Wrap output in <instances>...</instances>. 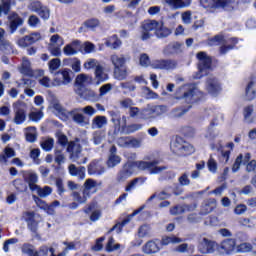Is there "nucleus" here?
<instances>
[{
  "label": "nucleus",
  "mask_w": 256,
  "mask_h": 256,
  "mask_svg": "<svg viewBox=\"0 0 256 256\" xmlns=\"http://www.w3.org/2000/svg\"><path fill=\"white\" fill-rule=\"evenodd\" d=\"M122 44L119 37L117 35H113L106 41V47H110V49H119V46Z\"/></svg>",
  "instance_id": "a18cd8bd"
},
{
  "label": "nucleus",
  "mask_w": 256,
  "mask_h": 256,
  "mask_svg": "<svg viewBox=\"0 0 256 256\" xmlns=\"http://www.w3.org/2000/svg\"><path fill=\"white\" fill-rule=\"evenodd\" d=\"M172 244H177V243H183V239L175 236V235H170V236H165L161 240L162 245H171Z\"/></svg>",
  "instance_id": "c03bdc74"
},
{
  "label": "nucleus",
  "mask_w": 256,
  "mask_h": 256,
  "mask_svg": "<svg viewBox=\"0 0 256 256\" xmlns=\"http://www.w3.org/2000/svg\"><path fill=\"white\" fill-rule=\"evenodd\" d=\"M105 173V166L103 162L99 160H94L88 165L89 175H103Z\"/></svg>",
  "instance_id": "4be33fe9"
},
{
  "label": "nucleus",
  "mask_w": 256,
  "mask_h": 256,
  "mask_svg": "<svg viewBox=\"0 0 256 256\" xmlns=\"http://www.w3.org/2000/svg\"><path fill=\"white\" fill-rule=\"evenodd\" d=\"M119 163H121V156L117 155V146L112 145L109 149L107 167L113 169V167H117Z\"/></svg>",
  "instance_id": "6ab92c4d"
},
{
  "label": "nucleus",
  "mask_w": 256,
  "mask_h": 256,
  "mask_svg": "<svg viewBox=\"0 0 256 256\" xmlns=\"http://www.w3.org/2000/svg\"><path fill=\"white\" fill-rule=\"evenodd\" d=\"M210 45H222L220 47V55H225L227 51H231L237 45V38H230L226 40L222 35H216L214 38L208 40Z\"/></svg>",
  "instance_id": "20e7f679"
},
{
  "label": "nucleus",
  "mask_w": 256,
  "mask_h": 256,
  "mask_svg": "<svg viewBox=\"0 0 256 256\" xmlns=\"http://www.w3.org/2000/svg\"><path fill=\"white\" fill-rule=\"evenodd\" d=\"M68 115L72 117V121L80 127H87L89 125V119L83 115L81 108H74L72 111L68 112Z\"/></svg>",
  "instance_id": "ddd939ff"
},
{
  "label": "nucleus",
  "mask_w": 256,
  "mask_h": 256,
  "mask_svg": "<svg viewBox=\"0 0 256 256\" xmlns=\"http://www.w3.org/2000/svg\"><path fill=\"white\" fill-rule=\"evenodd\" d=\"M64 44L65 41L61 36H59V34L51 36L49 45H51L52 47H63Z\"/></svg>",
  "instance_id": "3c124183"
},
{
  "label": "nucleus",
  "mask_w": 256,
  "mask_h": 256,
  "mask_svg": "<svg viewBox=\"0 0 256 256\" xmlns=\"http://www.w3.org/2000/svg\"><path fill=\"white\" fill-rule=\"evenodd\" d=\"M151 67L160 71H174L179 67V62L175 59H157L151 62Z\"/></svg>",
  "instance_id": "0eeeda50"
},
{
  "label": "nucleus",
  "mask_w": 256,
  "mask_h": 256,
  "mask_svg": "<svg viewBox=\"0 0 256 256\" xmlns=\"http://www.w3.org/2000/svg\"><path fill=\"white\" fill-rule=\"evenodd\" d=\"M110 115L112 117L111 121L114 124L115 129L117 131H121L122 133H125L127 129V116H122L119 114V112H110Z\"/></svg>",
  "instance_id": "9b49d317"
},
{
  "label": "nucleus",
  "mask_w": 256,
  "mask_h": 256,
  "mask_svg": "<svg viewBox=\"0 0 256 256\" xmlns=\"http://www.w3.org/2000/svg\"><path fill=\"white\" fill-rule=\"evenodd\" d=\"M171 197V186L165 187L160 193L157 194V199L165 201Z\"/></svg>",
  "instance_id": "680f3d73"
},
{
  "label": "nucleus",
  "mask_w": 256,
  "mask_h": 256,
  "mask_svg": "<svg viewBox=\"0 0 256 256\" xmlns=\"http://www.w3.org/2000/svg\"><path fill=\"white\" fill-rule=\"evenodd\" d=\"M71 81L72 79L70 70L64 69L54 73V87H61V85H69Z\"/></svg>",
  "instance_id": "9d476101"
},
{
  "label": "nucleus",
  "mask_w": 256,
  "mask_h": 256,
  "mask_svg": "<svg viewBox=\"0 0 256 256\" xmlns=\"http://www.w3.org/2000/svg\"><path fill=\"white\" fill-rule=\"evenodd\" d=\"M0 51H3L4 53H13V45H11V42L8 40L3 39L0 42Z\"/></svg>",
  "instance_id": "052dcab7"
},
{
  "label": "nucleus",
  "mask_w": 256,
  "mask_h": 256,
  "mask_svg": "<svg viewBox=\"0 0 256 256\" xmlns=\"http://www.w3.org/2000/svg\"><path fill=\"white\" fill-rule=\"evenodd\" d=\"M155 35L158 37V39H165L171 35V29L163 26V23L160 22L158 28L156 29Z\"/></svg>",
  "instance_id": "58836bf2"
},
{
  "label": "nucleus",
  "mask_w": 256,
  "mask_h": 256,
  "mask_svg": "<svg viewBox=\"0 0 256 256\" xmlns=\"http://www.w3.org/2000/svg\"><path fill=\"white\" fill-rule=\"evenodd\" d=\"M17 154L15 150L11 147H6L3 153L0 154V163L7 165V159H11V157H15Z\"/></svg>",
  "instance_id": "e433bc0d"
},
{
  "label": "nucleus",
  "mask_w": 256,
  "mask_h": 256,
  "mask_svg": "<svg viewBox=\"0 0 256 256\" xmlns=\"http://www.w3.org/2000/svg\"><path fill=\"white\" fill-rule=\"evenodd\" d=\"M17 87H24V89H29L31 87H35V81L29 78H22L20 82H17Z\"/></svg>",
  "instance_id": "5fc2aeb1"
},
{
  "label": "nucleus",
  "mask_w": 256,
  "mask_h": 256,
  "mask_svg": "<svg viewBox=\"0 0 256 256\" xmlns=\"http://www.w3.org/2000/svg\"><path fill=\"white\" fill-rule=\"evenodd\" d=\"M37 41H41V33L33 32L18 39L17 44L19 47H29V45H33V43H37Z\"/></svg>",
  "instance_id": "2eb2a0df"
},
{
  "label": "nucleus",
  "mask_w": 256,
  "mask_h": 256,
  "mask_svg": "<svg viewBox=\"0 0 256 256\" xmlns=\"http://www.w3.org/2000/svg\"><path fill=\"white\" fill-rule=\"evenodd\" d=\"M221 249L225 251V253H231V251L235 250V240L226 239L221 243Z\"/></svg>",
  "instance_id": "49530a36"
},
{
  "label": "nucleus",
  "mask_w": 256,
  "mask_h": 256,
  "mask_svg": "<svg viewBox=\"0 0 256 256\" xmlns=\"http://www.w3.org/2000/svg\"><path fill=\"white\" fill-rule=\"evenodd\" d=\"M53 108L55 109V111H57L60 118H62L64 121L67 119V115H69V112L63 109V106H61V104L55 103L53 105Z\"/></svg>",
  "instance_id": "0e129e2a"
},
{
  "label": "nucleus",
  "mask_w": 256,
  "mask_h": 256,
  "mask_svg": "<svg viewBox=\"0 0 256 256\" xmlns=\"http://www.w3.org/2000/svg\"><path fill=\"white\" fill-rule=\"evenodd\" d=\"M111 63L115 68L123 67L127 63V58L124 55L113 54L110 57Z\"/></svg>",
  "instance_id": "c9c22d12"
},
{
  "label": "nucleus",
  "mask_w": 256,
  "mask_h": 256,
  "mask_svg": "<svg viewBox=\"0 0 256 256\" xmlns=\"http://www.w3.org/2000/svg\"><path fill=\"white\" fill-rule=\"evenodd\" d=\"M120 87L121 89H124V95H127L128 93H133V91L137 89V86H135L133 82H122L120 83Z\"/></svg>",
  "instance_id": "603ef678"
},
{
  "label": "nucleus",
  "mask_w": 256,
  "mask_h": 256,
  "mask_svg": "<svg viewBox=\"0 0 256 256\" xmlns=\"http://www.w3.org/2000/svg\"><path fill=\"white\" fill-rule=\"evenodd\" d=\"M20 73H22V75H27L28 77H33V70L31 69V62L26 57H24L22 59Z\"/></svg>",
  "instance_id": "72a5a7b5"
},
{
  "label": "nucleus",
  "mask_w": 256,
  "mask_h": 256,
  "mask_svg": "<svg viewBox=\"0 0 256 256\" xmlns=\"http://www.w3.org/2000/svg\"><path fill=\"white\" fill-rule=\"evenodd\" d=\"M183 42L175 41L172 43H169L164 49L163 53L165 55H180V53H183Z\"/></svg>",
  "instance_id": "aec40b11"
},
{
  "label": "nucleus",
  "mask_w": 256,
  "mask_h": 256,
  "mask_svg": "<svg viewBox=\"0 0 256 256\" xmlns=\"http://www.w3.org/2000/svg\"><path fill=\"white\" fill-rule=\"evenodd\" d=\"M77 45H81V42L78 40L73 41L70 44H67L64 48H63V53L64 55L67 56H71V55H77Z\"/></svg>",
  "instance_id": "4c0bfd02"
},
{
  "label": "nucleus",
  "mask_w": 256,
  "mask_h": 256,
  "mask_svg": "<svg viewBox=\"0 0 256 256\" xmlns=\"http://www.w3.org/2000/svg\"><path fill=\"white\" fill-rule=\"evenodd\" d=\"M197 59L199 60L198 73L194 78L201 79V77H205V75L209 73L213 60H211V57H209L205 52H199L197 54Z\"/></svg>",
  "instance_id": "423d86ee"
},
{
  "label": "nucleus",
  "mask_w": 256,
  "mask_h": 256,
  "mask_svg": "<svg viewBox=\"0 0 256 256\" xmlns=\"http://www.w3.org/2000/svg\"><path fill=\"white\" fill-rule=\"evenodd\" d=\"M171 151L176 155H191L195 153V148L189 142H186L182 137H176L175 141L171 143Z\"/></svg>",
  "instance_id": "7ed1b4c3"
},
{
  "label": "nucleus",
  "mask_w": 256,
  "mask_h": 256,
  "mask_svg": "<svg viewBox=\"0 0 256 256\" xmlns=\"http://www.w3.org/2000/svg\"><path fill=\"white\" fill-rule=\"evenodd\" d=\"M93 78L87 74H80L76 77L75 87L76 89H85L87 85H91Z\"/></svg>",
  "instance_id": "393cba45"
},
{
  "label": "nucleus",
  "mask_w": 256,
  "mask_h": 256,
  "mask_svg": "<svg viewBox=\"0 0 256 256\" xmlns=\"http://www.w3.org/2000/svg\"><path fill=\"white\" fill-rule=\"evenodd\" d=\"M29 119L30 121H34V123H39V121L43 119V112L41 110L31 111L29 113Z\"/></svg>",
  "instance_id": "338daca9"
},
{
  "label": "nucleus",
  "mask_w": 256,
  "mask_h": 256,
  "mask_svg": "<svg viewBox=\"0 0 256 256\" xmlns=\"http://www.w3.org/2000/svg\"><path fill=\"white\" fill-rule=\"evenodd\" d=\"M160 22L157 20H145L141 24V36L140 39L142 41H147V39H151L153 36L151 31L157 32V28L159 27Z\"/></svg>",
  "instance_id": "6e6552de"
},
{
  "label": "nucleus",
  "mask_w": 256,
  "mask_h": 256,
  "mask_svg": "<svg viewBox=\"0 0 256 256\" xmlns=\"http://www.w3.org/2000/svg\"><path fill=\"white\" fill-rule=\"evenodd\" d=\"M138 236L143 239L145 237H151V228L148 225H143L138 230Z\"/></svg>",
  "instance_id": "69168bd1"
},
{
  "label": "nucleus",
  "mask_w": 256,
  "mask_h": 256,
  "mask_svg": "<svg viewBox=\"0 0 256 256\" xmlns=\"http://www.w3.org/2000/svg\"><path fill=\"white\" fill-rule=\"evenodd\" d=\"M131 222V217L125 218L121 223L118 222L116 225H114L110 230L109 233H112V231H116L117 233H121L123 231V227Z\"/></svg>",
  "instance_id": "8fccbe9b"
},
{
  "label": "nucleus",
  "mask_w": 256,
  "mask_h": 256,
  "mask_svg": "<svg viewBox=\"0 0 256 256\" xmlns=\"http://www.w3.org/2000/svg\"><path fill=\"white\" fill-rule=\"evenodd\" d=\"M65 154H63V150L55 149L54 150V161L57 165H63L65 163Z\"/></svg>",
  "instance_id": "864d4df0"
},
{
  "label": "nucleus",
  "mask_w": 256,
  "mask_h": 256,
  "mask_svg": "<svg viewBox=\"0 0 256 256\" xmlns=\"http://www.w3.org/2000/svg\"><path fill=\"white\" fill-rule=\"evenodd\" d=\"M75 93L85 101H97L98 99L97 93L87 87L82 89H75Z\"/></svg>",
  "instance_id": "412c9836"
},
{
  "label": "nucleus",
  "mask_w": 256,
  "mask_h": 256,
  "mask_svg": "<svg viewBox=\"0 0 256 256\" xmlns=\"http://www.w3.org/2000/svg\"><path fill=\"white\" fill-rule=\"evenodd\" d=\"M206 90L210 95L213 97H217L219 93H221V82H219V79L210 76L206 80Z\"/></svg>",
  "instance_id": "f8f14e48"
},
{
  "label": "nucleus",
  "mask_w": 256,
  "mask_h": 256,
  "mask_svg": "<svg viewBox=\"0 0 256 256\" xmlns=\"http://www.w3.org/2000/svg\"><path fill=\"white\" fill-rule=\"evenodd\" d=\"M114 79H117L118 81H124V79H127V68L118 67L114 68Z\"/></svg>",
  "instance_id": "37998d69"
},
{
  "label": "nucleus",
  "mask_w": 256,
  "mask_h": 256,
  "mask_svg": "<svg viewBox=\"0 0 256 256\" xmlns=\"http://www.w3.org/2000/svg\"><path fill=\"white\" fill-rule=\"evenodd\" d=\"M159 160H153V161H136L135 167L139 169L140 171H148L150 175H158V173H163L167 167L165 166H158Z\"/></svg>",
  "instance_id": "39448f33"
},
{
  "label": "nucleus",
  "mask_w": 256,
  "mask_h": 256,
  "mask_svg": "<svg viewBox=\"0 0 256 256\" xmlns=\"http://www.w3.org/2000/svg\"><path fill=\"white\" fill-rule=\"evenodd\" d=\"M159 244L153 240L148 241L143 247L142 251L146 255H152L153 253H159Z\"/></svg>",
  "instance_id": "c85d7f7f"
},
{
  "label": "nucleus",
  "mask_w": 256,
  "mask_h": 256,
  "mask_svg": "<svg viewBox=\"0 0 256 256\" xmlns=\"http://www.w3.org/2000/svg\"><path fill=\"white\" fill-rule=\"evenodd\" d=\"M216 9L222 8L225 11H234L239 7L238 0H213V6Z\"/></svg>",
  "instance_id": "4468645a"
},
{
  "label": "nucleus",
  "mask_w": 256,
  "mask_h": 256,
  "mask_svg": "<svg viewBox=\"0 0 256 256\" xmlns=\"http://www.w3.org/2000/svg\"><path fill=\"white\" fill-rule=\"evenodd\" d=\"M22 173H23L24 181L28 183V187L31 191L39 187V185H37V181H39L37 174L33 172H25V171H23Z\"/></svg>",
  "instance_id": "5701e85b"
},
{
  "label": "nucleus",
  "mask_w": 256,
  "mask_h": 256,
  "mask_svg": "<svg viewBox=\"0 0 256 256\" xmlns=\"http://www.w3.org/2000/svg\"><path fill=\"white\" fill-rule=\"evenodd\" d=\"M27 112L25 111V108L23 107V105L21 104H16L14 106V119L13 122L16 125H23V123H25L26 119H27Z\"/></svg>",
  "instance_id": "a211bd4d"
},
{
  "label": "nucleus",
  "mask_w": 256,
  "mask_h": 256,
  "mask_svg": "<svg viewBox=\"0 0 256 256\" xmlns=\"http://www.w3.org/2000/svg\"><path fill=\"white\" fill-rule=\"evenodd\" d=\"M105 125H107V117L105 116H96L92 119V129H103Z\"/></svg>",
  "instance_id": "f704fd0d"
},
{
  "label": "nucleus",
  "mask_w": 256,
  "mask_h": 256,
  "mask_svg": "<svg viewBox=\"0 0 256 256\" xmlns=\"http://www.w3.org/2000/svg\"><path fill=\"white\" fill-rule=\"evenodd\" d=\"M22 217L26 221L29 231L37 233L39 222L35 220V212H24Z\"/></svg>",
  "instance_id": "f3484780"
},
{
  "label": "nucleus",
  "mask_w": 256,
  "mask_h": 256,
  "mask_svg": "<svg viewBox=\"0 0 256 256\" xmlns=\"http://www.w3.org/2000/svg\"><path fill=\"white\" fill-rule=\"evenodd\" d=\"M84 194L89 195L97 192V182L91 178L87 179L83 185Z\"/></svg>",
  "instance_id": "c756f323"
},
{
  "label": "nucleus",
  "mask_w": 256,
  "mask_h": 256,
  "mask_svg": "<svg viewBox=\"0 0 256 256\" xmlns=\"http://www.w3.org/2000/svg\"><path fill=\"white\" fill-rule=\"evenodd\" d=\"M95 79H96V85H99L100 83H105V81L109 80V74L105 73V67L103 65L97 66V68L94 71Z\"/></svg>",
  "instance_id": "bb28decb"
},
{
  "label": "nucleus",
  "mask_w": 256,
  "mask_h": 256,
  "mask_svg": "<svg viewBox=\"0 0 256 256\" xmlns=\"http://www.w3.org/2000/svg\"><path fill=\"white\" fill-rule=\"evenodd\" d=\"M189 109H191V106H188L187 108H174L170 111L169 117L170 119H180V117H183V115H185L189 111Z\"/></svg>",
  "instance_id": "473e14b6"
},
{
  "label": "nucleus",
  "mask_w": 256,
  "mask_h": 256,
  "mask_svg": "<svg viewBox=\"0 0 256 256\" xmlns=\"http://www.w3.org/2000/svg\"><path fill=\"white\" fill-rule=\"evenodd\" d=\"M253 87H255V82L253 81L249 82L246 87V97L248 101H253V99H255V89H253Z\"/></svg>",
  "instance_id": "4d7b16f0"
},
{
  "label": "nucleus",
  "mask_w": 256,
  "mask_h": 256,
  "mask_svg": "<svg viewBox=\"0 0 256 256\" xmlns=\"http://www.w3.org/2000/svg\"><path fill=\"white\" fill-rule=\"evenodd\" d=\"M217 207V200L208 199L201 207L200 215H209Z\"/></svg>",
  "instance_id": "7c9ffc66"
},
{
  "label": "nucleus",
  "mask_w": 256,
  "mask_h": 256,
  "mask_svg": "<svg viewBox=\"0 0 256 256\" xmlns=\"http://www.w3.org/2000/svg\"><path fill=\"white\" fill-rule=\"evenodd\" d=\"M140 119H143L144 121H147L148 119H155L153 106L148 105L146 108L142 109L140 112Z\"/></svg>",
  "instance_id": "a19ab883"
},
{
  "label": "nucleus",
  "mask_w": 256,
  "mask_h": 256,
  "mask_svg": "<svg viewBox=\"0 0 256 256\" xmlns=\"http://www.w3.org/2000/svg\"><path fill=\"white\" fill-rule=\"evenodd\" d=\"M48 67H49L50 73H52V74L55 73V71H57V69H59L61 67V59L54 58V59L50 60L48 63Z\"/></svg>",
  "instance_id": "13d9d810"
},
{
  "label": "nucleus",
  "mask_w": 256,
  "mask_h": 256,
  "mask_svg": "<svg viewBox=\"0 0 256 256\" xmlns=\"http://www.w3.org/2000/svg\"><path fill=\"white\" fill-rule=\"evenodd\" d=\"M72 197L74 201L80 203V205H83L87 203V199H89L91 196L89 194H86L85 191H82V196L79 192H73Z\"/></svg>",
  "instance_id": "79ce46f5"
},
{
  "label": "nucleus",
  "mask_w": 256,
  "mask_h": 256,
  "mask_svg": "<svg viewBox=\"0 0 256 256\" xmlns=\"http://www.w3.org/2000/svg\"><path fill=\"white\" fill-rule=\"evenodd\" d=\"M8 19L10 21V33H15L18 27L23 25V19L19 16V14L12 12Z\"/></svg>",
  "instance_id": "b1692460"
},
{
  "label": "nucleus",
  "mask_w": 256,
  "mask_h": 256,
  "mask_svg": "<svg viewBox=\"0 0 256 256\" xmlns=\"http://www.w3.org/2000/svg\"><path fill=\"white\" fill-rule=\"evenodd\" d=\"M174 99L181 101V99L188 105H193L201 101V92L194 86H181L177 89Z\"/></svg>",
  "instance_id": "f03ea898"
},
{
  "label": "nucleus",
  "mask_w": 256,
  "mask_h": 256,
  "mask_svg": "<svg viewBox=\"0 0 256 256\" xmlns=\"http://www.w3.org/2000/svg\"><path fill=\"white\" fill-rule=\"evenodd\" d=\"M152 111L154 113V118H155V117H161V115H165L168 109H167V106L165 105H157V106H152Z\"/></svg>",
  "instance_id": "6e6d98bb"
},
{
  "label": "nucleus",
  "mask_w": 256,
  "mask_h": 256,
  "mask_svg": "<svg viewBox=\"0 0 256 256\" xmlns=\"http://www.w3.org/2000/svg\"><path fill=\"white\" fill-rule=\"evenodd\" d=\"M91 141L94 145H101L105 141V132L101 130H96L92 134Z\"/></svg>",
  "instance_id": "ea45409f"
},
{
  "label": "nucleus",
  "mask_w": 256,
  "mask_h": 256,
  "mask_svg": "<svg viewBox=\"0 0 256 256\" xmlns=\"http://www.w3.org/2000/svg\"><path fill=\"white\" fill-rule=\"evenodd\" d=\"M28 9L32 11L33 13H37L41 19L44 21H47L49 17L51 16V12L49 11V8L47 6H43L41 1L34 0L28 5Z\"/></svg>",
  "instance_id": "1a4fd4ad"
},
{
  "label": "nucleus",
  "mask_w": 256,
  "mask_h": 256,
  "mask_svg": "<svg viewBox=\"0 0 256 256\" xmlns=\"http://www.w3.org/2000/svg\"><path fill=\"white\" fill-rule=\"evenodd\" d=\"M32 192L37 193V195L43 199L48 197V195H51V193H53V189L49 186H45L44 188L37 186V189H34Z\"/></svg>",
  "instance_id": "de8ad7c7"
},
{
  "label": "nucleus",
  "mask_w": 256,
  "mask_h": 256,
  "mask_svg": "<svg viewBox=\"0 0 256 256\" xmlns=\"http://www.w3.org/2000/svg\"><path fill=\"white\" fill-rule=\"evenodd\" d=\"M41 148L46 153L53 151V147L55 146V140L53 138H47L46 140L40 143Z\"/></svg>",
  "instance_id": "09e8293b"
},
{
  "label": "nucleus",
  "mask_w": 256,
  "mask_h": 256,
  "mask_svg": "<svg viewBox=\"0 0 256 256\" xmlns=\"http://www.w3.org/2000/svg\"><path fill=\"white\" fill-rule=\"evenodd\" d=\"M25 139L28 143H35L37 141V128L34 126H29L24 129Z\"/></svg>",
  "instance_id": "cd10ccee"
},
{
  "label": "nucleus",
  "mask_w": 256,
  "mask_h": 256,
  "mask_svg": "<svg viewBox=\"0 0 256 256\" xmlns=\"http://www.w3.org/2000/svg\"><path fill=\"white\" fill-rule=\"evenodd\" d=\"M193 0H166V5L170 6L171 9H185L190 7Z\"/></svg>",
  "instance_id": "a878e982"
},
{
  "label": "nucleus",
  "mask_w": 256,
  "mask_h": 256,
  "mask_svg": "<svg viewBox=\"0 0 256 256\" xmlns=\"http://www.w3.org/2000/svg\"><path fill=\"white\" fill-rule=\"evenodd\" d=\"M143 129V124L135 123V124H130L126 126V130L124 133L126 135H131V133H135L136 131H141Z\"/></svg>",
  "instance_id": "e2e57ef3"
},
{
  "label": "nucleus",
  "mask_w": 256,
  "mask_h": 256,
  "mask_svg": "<svg viewBox=\"0 0 256 256\" xmlns=\"http://www.w3.org/2000/svg\"><path fill=\"white\" fill-rule=\"evenodd\" d=\"M120 247L121 244H115V239H113V237H110L106 245V251H117L118 249H120Z\"/></svg>",
  "instance_id": "774afa93"
},
{
  "label": "nucleus",
  "mask_w": 256,
  "mask_h": 256,
  "mask_svg": "<svg viewBox=\"0 0 256 256\" xmlns=\"http://www.w3.org/2000/svg\"><path fill=\"white\" fill-rule=\"evenodd\" d=\"M253 111H254L253 105L246 106L244 108V119L246 123H253V118H252Z\"/></svg>",
  "instance_id": "bf43d9fd"
},
{
  "label": "nucleus",
  "mask_w": 256,
  "mask_h": 256,
  "mask_svg": "<svg viewBox=\"0 0 256 256\" xmlns=\"http://www.w3.org/2000/svg\"><path fill=\"white\" fill-rule=\"evenodd\" d=\"M198 251L202 253V255H207V253H214L215 242L207 238H202L198 244Z\"/></svg>",
  "instance_id": "dca6fc26"
},
{
  "label": "nucleus",
  "mask_w": 256,
  "mask_h": 256,
  "mask_svg": "<svg viewBox=\"0 0 256 256\" xmlns=\"http://www.w3.org/2000/svg\"><path fill=\"white\" fill-rule=\"evenodd\" d=\"M57 143L61 147H67L66 151L69 153V159L78 165H85L87 163V156L83 155V147L79 144V140L70 141L62 132H57ZM68 145V146H67Z\"/></svg>",
  "instance_id": "f257e3e1"
},
{
  "label": "nucleus",
  "mask_w": 256,
  "mask_h": 256,
  "mask_svg": "<svg viewBox=\"0 0 256 256\" xmlns=\"http://www.w3.org/2000/svg\"><path fill=\"white\" fill-rule=\"evenodd\" d=\"M15 5V1L13 0H1L0 4V18L4 15H9L11 13V7Z\"/></svg>",
  "instance_id": "2f4dec72"
}]
</instances>
